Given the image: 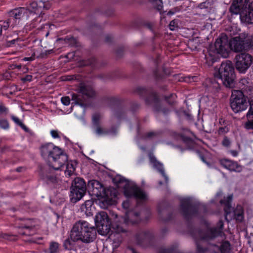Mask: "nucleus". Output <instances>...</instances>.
Instances as JSON below:
<instances>
[{"label":"nucleus","instance_id":"obj_1","mask_svg":"<svg viewBox=\"0 0 253 253\" xmlns=\"http://www.w3.org/2000/svg\"><path fill=\"white\" fill-rule=\"evenodd\" d=\"M223 225V221L219 220L216 227L207 229L205 231L199 229H194L191 231V235L196 241L198 253H218L217 246L216 245H211L208 248L205 249L201 247L200 242L203 243L208 242L219 236L222 237V235H223L222 231Z\"/></svg>","mask_w":253,"mask_h":253},{"label":"nucleus","instance_id":"obj_2","mask_svg":"<svg viewBox=\"0 0 253 253\" xmlns=\"http://www.w3.org/2000/svg\"><path fill=\"white\" fill-rule=\"evenodd\" d=\"M40 152L42 157L47 161L49 167L55 169H60L67 161V155L52 143L42 145Z\"/></svg>","mask_w":253,"mask_h":253},{"label":"nucleus","instance_id":"obj_3","mask_svg":"<svg viewBox=\"0 0 253 253\" xmlns=\"http://www.w3.org/2000/svg\"><path fill=\"white\" fill-rule=\"evenodd\" d=\"M140 213L134 211H126L124 222H116L112 225L111 233L109 239L113 242L115 247H118L122 241L121 233L127 231L126 225L129 223H137L139 221Z\"/></svg>","mask_w":253,"mask_h":253},{"label":"nucleus","instance_id":"obj_4","mask_svg":"<svg viewBox=\"0 0 253 253\" xmlns=\"http://www.w3.org/2000/svg\"><path fill=\"white\" fill-rule=\"evenodd\" d=\"M71 238L74 241L90 243L96 238V228L84 220L76 222L71 230Z\"/></svg>","mask_w":253,"mask_h":253},{"label":"nucleus","instance_id":"obj_5","mask_svg":"<svg viewBox=\"0 0 253 253\" xmlns=\"http://www.w3.org/2000/svg\"><path fill=\"white\" fill-rule=\"evenodd\" d=\"M229 42L227 36L222 34L216 39L214 45H210L208 49L207 53L205 54L206 63L210 66L217 61L218 55L226 58L229 54Z\"/></svg>","mask_w":253,"mask_h":253},{"label":"nucleus","instance_id":"obj_6","mask_svg":"<svg viewBox=\"0 0 253 253\" xmlns=\"http://www.w3.org/2000/svg\"><path fill=\"white\" fill-rule=\"evenodd\" d=\"M78 94H72V100L76 105L84 107L87 104V99L95 96V92L92 87L88 84L82 83L77 89Z\"/></svg>","mask_w":253,"mask_h":253},{"label":"nucleus","instance_id":"obj_7","mask_svg":"<svg viewBox=\"0 0 253 253\" xmlns=\"http://www.w3.org/2000/svg\"><path fill=\"white\" fill-rule=\"evenodd\" d=\"M136 92L141 95H146L145 102L147 105H151L155 111L167 114L169 110L161 106L160 100L156 92L150 91L143 87L139 86L136 89Z\"/></svg>","mask_w":253,"mask_h":253},{"label":"nucleus","instance_id":"obj_8","mask_svg":"<svg viewBox=\"0 0 253 253\" xmlns=\"http://www.w3.org/2000/svg\"><path fill=\"white\" fill-rule=\"evenodd\" d=\"M233 198L232 195H228L226 198L224 197V199L220 200V203L224 204L225 207L224 209L225 211V218L228 221L232 218H235L236 220L242 221L243 219V208L240 205H238L236 208L231 212V202Z\"/></svg>","mask_w":253,"mask_h":253},{"label":"nucleus","instance_id":"obj_9","mask_svg":"<svg viewBox=\"0 0 253 253\" xmlns=\"http://www.w3.org/2000/svg\"><path fill=\"white\" fill-rule=\"evenodd\" d=\"M230 106L235 113H238L247 109L248 103L242 91L239 90H232L230 97Z\"/></svg>","mask_w":253,"mask_h":253},{"label":"nucleus","instance_id":"obj_10","mask_svg":"<svg viewBox=\"0 0 253 253\" xmlns=\"http://www.w3.org/2000/svg\"><path fill=\"white\" fill-rule=\"evenodd\" d=\"M251 43L248 41V34L242 33L232 38L229 42L230 48L236 52L251 49Z\"/></svg>","mask_w":253,"mask_h":253},{"label":"nucleus","instance_id":"obj_11","mask_svg":"<svg viewBox=\"0 0 253 253\" xmlns=\"http://www.w3.org/2000/svg\"><path fill=\"white\" fill-rule=\"evenodd\" d=\"M86 186L84 180L80 177H76L72 183L71 193L72 200L77 202L80 200L86 192Z\"/></svg>","mask_w":253,"mask_h":253},{"label":"nucleus","instance_id":"obj_12","mask_svg":"<svg viewBox=\"0 0 253 253\" xmlns=\"http://www.w3.org/2000/svg\"><path fill=\"white\" fill-rule=\"evenodd\" d=\"M124 193L126 197H134L138 202L147 200L146 193L135 184L126 182L124 186Z\"/></svg>","mask_w":253,"mask_h":253},{"label":"nucleus","instance_id":"obj_13","mask_svg":"<svg viewBox=\"0 0 253 253\" xmlns=\"http://www.w3.org/2000/svg\"><path fill=\"white\" fill-rule=\"evenodd\" d=\"M29 11L25 7H19L9 12V18L6 20L10 27H13L20 20L27 19L29 17Z\"/></svg>","mask_w":253,"mask_h":253},{"label":"nucleus","instance_id":"obj_14","mask_svg":"<svg viewBox=\"0 0 253 253\" xmlns=\"http://www.w3.org/2000/svg\"><path fill=\"white\" fill-rule=\"evenodd\" d=\"M214 77L219 79H234V68L230 61L222 62L220 68L214 73Z\"/></svg>","mask_w":253,"mask_h":253},{"label":"nucleus","instance_id":"obj_15","mask_svg":"<svg viewBox=\"0 0 253 253\" xmlns=\"http://www.w3.org/2000/svg\"><path fill=\"white\" fill-rule=\"evenodd\" d=\"M95 223L99 230L103 234L108 233L111 230V221L106 212L100 211L98 212L95 217Z\"/></svg>","mask_w":253,"mask_h":253},{"label":"nucleus","instance_id":"obj_16","mask_svg":"<svg viewBox=\"0 0 253 253\" xmlns=\"http://www.w3.org/2000/svg\"><path fill=\"white\" fill-rule=\"evenodd\" d=\"M180 209L183 217L187 221L198 215L197 207L194 206L188 199H184L181 201Z\"/></svg>","mask_w":253,"mask_h":253},{"label":"nucleus","instance_id":"obj_17","mask_svg":"<svg viewBox=\"0 0 253 253\" xmlns=\"http://www.w3.org/2000/svg\"><path fill=\"white\" fill-rule=\"evenodd\" d=\"M236 67L240 73H245L253 62L252 56L248 53H241L235 57Z\"/></svg>","mask_w":253,"mask_h":253},{"label":"nucleus","instance_id":"obj_18","mask_svg":"<svg viewBox=\"0 0 253 253\" xmlns=\"http://www.w3.org/2000/svg\"><path fill=\"white\" fill-rule=\"evenodd\" d=\"M101 115L99 113H95L92 116V122L95 133L99 136L107 135L111 131L108 128L103 127L100 126Z\"/></svg>","mask_w":253,"mask_h":253},{"label":"nucleus","instance_id":"obj_19","mask_svg":"<svg viewBox=\"0 0 253 253\" xmlns=\"http://www.w3.org/2000/svg\"><path fill=\"white\" fill-rule=\"evenodd\" d=\"M53 168L46 170L44 176V179L50 184H52L55 188H57L61 185L62 181L57 174H55V171Z\"/></svg>","mask_w":253,"mask_h":253},{"label":"nucleus","instance_id":"obj_20","mask_svg":"<svg viewBox=\"0 0 253 253\" xmlns=\"http://www.w3.org/2000/svg\"><path fill=\"white\" fill-rule=\"evenodd\" d=\"M241 20L242 22L248 24L253 23V7L251 6L248 0V5L243 8L241 12Z\"/></svg>","mask_w":253,"mask_h":253},{"label":"nucleus","instance_id":"obj_21","mask_svg":"<svg viewBox=\"0 0 253 253\" xmlns=\"http://www.w3.org/2000/svg\"><path fill=\"white\" fill-rule=\"evenodd\" d=\"M220 164L223 167L231 171L240 172L243 169L242 167L237 162L229 159H221L220 160Z\"/></svg>","mask_w":253,"mask_h":253},{"label":"nucleus","instance_id":"obj_22","mask_svg":"<svg viewBox=\"0 0 253 253\" xmlns=\"http://www.w3.org/2000/svg\"><path fill=\"white\" fill-rule=\"evenodd\" d=\"M49 6L45 4L42 1L40 0L38 3L33 1L29 4L26 8L29 11V15L31 13L36 14H41L42 12V9H48Z\"/></svg>","mask_w":253,"mask_h":253},{"label":"nucleus","instance_id":"obj_23","mask_svg":"<svg viewBox=\"0 0 253 253\" xmlns=\"http://www.w3.org/2000/svg\"><path fill=\"white\" fill-rule=\"evenodd\" d=\"M246 5H248V0H233V1L230 6L229 11L232 14L237 15L240 14L241 17V12Z\"/></svg>","mask_w":253,"mask_h":253},{"label":"nucleus","instance_id":"obj_24","mask_svg":"<svg viewBox=\"0 0 253 253\" xmlns=\"http://www.w3.org/2000/svg\"><path fill=\"white\" fill-rule=\"evenodd\" d=\"M88 188L92 191V194L98 196L104 191V188L101 183L95 180H90L88 183Z\"/></svg>","mask_w":253,"mask_h":253},{"label":"nucleus","instance_id":"obj_25","mask_svg":"<svg viewBox=\"0 0 253 253\" xmlns=\"http://www.w3.org/2000/svg\"><path fill=\"white\" fill-rule=\"evenodd\" d=\"M223 85L227 88H239L244 89V83L247 80H221Z\"/></svg>","mask_w":253,"mask_h":253},{"label":"nucleus","instance_id":"obj_26","mask_svg":"<svg viewBox=\"0 0 253 253\" xmlns=\"http://www.w3.org/2000/svg\"><path fill=\"white\" fill-rule=\"evenodd\" d=\"M249 102L250 106L246 114L247 121L245 123L244 126L247 129H253V100Z\"/></svg>","mask_w":253,"mask_h":253},{"label":"nucleus","instance_id":"obj_27","mask_svg":"<svg viewBox=\"0 0 253 253\" xmlns=\"http://www.w3.org/2000/svg\"><path fill=\"white\" fill-rule=\"evenodd\" d=\"M93 202L91 200L85 201L81 207V211L84 213L86 216H89L93 214L94 207H93Z\"/></svg>","mask_w":253,"mask_h":253},{"label":"nucleus","instance_id":"obj_28","mask_svg":"<svg viewBox=\"0 0 253 253\" xmlns=\"http://www.w3.org/2000/svg\"><path fill=\"white\" fill-rule=\"evenodd\" d=\"M150 160L151 163L153 164V167L156 168L164 176L165 182L166 183H168L169 182V177L167 175H166L165 173V170L163 168V165L157 161V160L153 157L150 158Z\"/></svg>","mask_w":253,"mask_h":253},{"label":"nucleus","instance_id":"obj_29","mask_svg":"<svg viewBox=\"0 0 253 253\" xmlns=\"http://www.w3.org/2000/svg\"><path fill=\"white\" fill-rule=\"evenodd\" d=\"M218 253H232V246L228 241H222L220 245L217 246Z\"/></svg>","mask_w":253,"mask_h":253},{"label":"nucleus","instance_id":"obj_30","mask_svg":"<svg viewBox=\"0 0 253 253\" xmlns=\"http://www.w3.org/2000/svg\"><path fill=\"white\" fill-rule=\"evenodd\" d=\"M53 52V49H50L45 50L44 52L41 53H39L38 51H34L32 54V56L30 57H25L23 60L24 61H32L35 59V57L37 58H43L46 56L47 55Z\"/></svg>","mask_w":253,"mask_h":253},{"label":"nucleus","instance_id":"obj_31","mask_svg":"<svg viewBox=\"0 0 253 253\" xmlns=\"http://www.w3.org/2000/svg\"><path fill=\"white\" fill-rule=\"evenodd\" d=\"M150 237L151 234L147 231L140 232L135 235L136 240L139 244L142 243L145 240L149 239Z\"/></svg>","mask_w":253,"mask_h":253},{"label":"nucleus","instance_id":"obj_32","mask_svg":"<svg viewBox=\"0 0 253 253\" xmlns=\"http://www.w3.org/2000/svg\"><path fill=\"white\" fill-rule=\"evenodd\" d=\"M65 165H66V170H65V174L66 176H70L72 175L74 173L75 170V168L74 165L71 163L68 162L67 160L61 168Z\"/></svg>","mask_w":253,"mask_h":253},{"label":"nucleus","instance_id":"obj_33","mask_svg":"<svg viewBox=\"0 0 253 253\" xmlns=\"http://www.w3.org/2000/svg\"><path fill=\"white\" fill-rule=\"evenodd\" d=\"M59 244L57 242H52L49 246V253H57L58 251Z\"/></svg>","mask_w":253,"mask_h":253},{"label":"nucleus","instance_id":"obj_34","mask_svg":"<svg viewBox=\"0 0 253 253\" xmlns=\"http://www.w3.org/2000/svg\"><path fill=\"white\" fill-rule=\"evenodd\" d=\"M149 1L151 2L158 10H161L162 9L163 7L162 0H149Z\"/></svg>","mask_w":253,"mask_h":253},{"label":"nucleus","instance_id":"obj_35","mask_svg":"<svg viewBox=\"0 0 253 253\" xmlns=\"http://www.w3.org/2000/svg\"><path fill=\"white\" fill-rule=\"evenodd\" d=\"M59 40H64L65 43L71 46L74 45L76 43V40L72 36H67L65 39H60Z\"/></svg>","mask_w":253,"mask_h":253},{"label":"nucleus","instance_id":"obj_36","mask_svg":"<svg viewBox=\"0 0 253 253\" xmlns=\"http://www.w3.org/2000/svg\"><path fill=\"white\" fill-rule=\"evenodd\" d=\"M179 20L178 19H174L172 20L169 24V27L171 31L176 30L178 28Z\"/></svg>","mask_w":253,"mask_h":253},{"label":"nucleus","instance_id":"obj_37","mask_svg":"<svg viewBox=\"0 0 253 253\" xmlns=\"http://www.w3.org/2000/svg\"><path fill=\"white\" fill-rule=\"evenodd\" d=\"M9 126V124L7 120L4 119L0 120V127L4 129H8Z\"/></svg>","mask_w":253,"mask_h":253},{"label":"nucleus","instance_id":"obj_38","mask_svg":"<svg viewBox=\"0 0 253 253\" xmlns=\"http://www.w3.org/2000/svg\"><path fill=\"white\" fill-rule=\"evenodd\" d=\"M229 131V128L227 126H225L224 127H219L218 133L219 135H223L225 133H227Z\"/></svg>","mask_w":253,"mask_h":253},{"label":"nucleus","instance_id":"obj_39","mask_svg":"<svg viewBox=\"0 0 253 253\" xmlns=\"http://www.w3.org/2000/svg\"><path fill=\"white\" fill-rule=\"evenodd\" d=\"M222 144L223 146L226 147H229L231 144V141L227 136H224L222 141Z\"/></svg>","mask_w":253,"mask_h":253},{"label":"nucleus","instance_id":"obj_40","mask_svg":"<svg viewBox=\"0 0 253 253\" xmlns=\"http://www.w3.org/2000/svg\"><path fill=\"white\" fill-rule=\"evenodd\" d=\"M9 27H10L9 25L8 24L6 21L3 22L2 24H0V35L2 33V29L6 30Z\"/></svg>","mask_w":253,"mask_h":253},{"label":"nucleus","instance_id":"obj_41","mask_svg":"<svg viewBox=\"0 0 253 253\" xmlns=\"http://www.w3.org/2000/svg\"><path fill=\"white\" fill-rule=\"evenodd\" d=\"M62 103L65 105H68L70 103V99L69 96H64L61 99Z\"/></svg>","mask_w":253,"mask_h":253},{"label":"nucleus","instance_id":"obj_42","mask_svg":"<svg viewBox=\"0 0 253 253\" xmlns=\"http://www.w3.org/2000/svg\"><path fill=\"white\" fill-rule=\"evenodd\" d=\"M8 113V109L3 105V104H0V114H6Z\"/></svg>","mask_w":253,"mask_h":253},{"label":"nucleus","instance_id":"obj_43","mask_svg":"<svg viewBox=\"0 0 253 253\" xmlns=\"http://www.w3.org/2000/svg\"><path fill=\"white\" fill-rule=\"evenodd\" d=\"M11 119L14 122V123L19 126H20L23 123L17 117L12 116H11Z\"/></svg>","mask_w":253,"mask_h":253},{"label":"nucleus","instance_id":"obj_44","mask_svg":"<svg viewBox=\"0 0 253 253\" xmlns=\"http://www.w3.org/2000/svg\"><path fill=\"white\" fill-rule=\"evenodd\" d=\"M50 134L52 137L54 138H59L60 136L58 134V132L57 130H51L50 131Z\"/></svg>","mask_w":253,"mask_h":253},{"label":"nucleus","instance_id":"obj_45","mask_svg":"<svg viewBox=\"0 0 253 253\" xmlns=\"http://www.w3.org/2000/svg\"><path fill=\"white\" fill-rule=\"evenodd\" d=\"M248 41L251 43V48H253V35L252 36L248 35Z\"/></svg>","mask_w":253,"mask_h":253},{"label":"nucleus","instance_id":"obj_46","mask_svg":"<svg viewBox=\"0 0 253 253\" xmlns=\"http://www.w3.org/2000/svg\"><path fill=\"white\" fill-rule=\"evenodd\" d=\"M122 206L124 209H127L129 207V202L128 200H126V201H124L122 203Z\"/></svg>","mask_w":253,"mask_h":253},{"label":"nucleus","instance_id":"obj_47","mask_svg":"<svg viewBox=\"0 0 253 253\" xmlns=\"http://www.w3.org/2000/svg\"><path fill=\"white\" fill-rule=\"evenodd\" d=\"M156 133L154 132H148L146 134V137L147 138H152L153 136H156Z\"/></svg>","mask_w":253,"mask_h":253},{"label":"nucleus","instance_id":"obj_48","mask_svg":"<svg viewBox=\"0 0 253 253\" xmlns=\"http://www.w3.org/2000/svg\"><path fill=\"white\" fill-rule=\"evenodd\" d=\"M193 78H194L193 76H188V77H187L182 76L181 75H178V79H183V80L187 79H190L191 78L193 79Z\"/></svg>","mask_w":253,"mask_h":253},{"label":"nucleus","instance_id":"obj_49","mask_svg":"<svg viewBox=\"0 0 253 253\" xmlns=\"http://www.w3.org/2000/svg\"><path fill=\"white\" fill-rule=\"evenodd\" d=\"M20 126L26 132L29 131V128L23 123Z\"/></svg>","mask_w":253,"mask_h":253},{"label":"nucleus","instance_id":"obj_50","mask_svg":"<svg viewBox=\"0 0 253 253\" xmlns=\"http://www.w3.org/2000/svg\"><path fill=\"white\" fill-rule=\"evenodd\" d=\"M70 244V241L69 239H66L64 243V246H65L66 249H68V246Z\"/></svg>","mask_w":253,"mask_h":253},{"label":"nucleus","instance_id":"obj_51","mask_svg":"<svg viewBox=\"0 0 253 253\" xmlns=\"http://www.w3.org/2000/svg\"><path fill=\"white\" fill-rule=\"evenodd\" d=\"M117 182L119 183L123 182L124 181H126L124 178L123 177H118L116 178Z\"/></svg>","mask_w":253,"mask_h":253},{"label":"nucleus","instance_id":"obj_52","mask_svg":"<svg viewBox=\"0 0 253 253\" xmlns=\"http://www.w3.org/2000/svg\"><path fill=\"white\" fill-rule=\"evenodd\" d=\"M230 153L234 157L237 156V155L238 154V152L237 151H236V150H231V151H230Z\"/></svg>","mask_w":253,"mask_h":253},{"label":"nucleus","instance_id":"obj_53","mask_svg":"<svg viewBox=\"0 0 253 253\" xmlns=\"http://www.w3.org/2000/svg\"><path fill=\"white\" fill-rule=\"evenodd\" d=\"M250 91L251 92L250 95L251 96L250 97V100L249 101L253 100V87H252L251 89H250Z\"/></svg>","mask_w":253,"mask_h":253},{"label":"nucleus","instance_id":"obj_54","mask_svg":"<svg viewBox=\"0 0 253 253\" xmlns=\"http://www.w3.org/2000/svg\"><path fill=\"white\" fill-rule=\"evenodd\" d=\"M166 99L167 100H168V103H169V104H172L173 103V102H174L173 100H172V101H169V97H166Z\"/></svg>","mask_w":253,"mask_h":253},{"label":"nucleus","instance_id":"obj_55","mask_svg":"<svg viewBox=\"0 0 253 253\" xmlns=\"http://www.w3.org/2000/svg\"><path fill=\"white\" fill-rule=\"evenodd\" d=\"M16 40H13L10 41H9V42L10 43V44H13L15 43Z\"/></svg>","mask_w":253,"mask_h":253},{"label":"nucleus","instance_id":"obj_56","mask_svg":"<svg viewBox=\"0 0 253 253\" xmlns=\"http://www.w3.org/2000/svg\"><path fill=\"white\" fill-rule=\"evenodd\" d=\"M23 227L26 229H30L32 228V226H24Z\"/></svg>","mask_w":253,"mask_h":253},{"label":"nucleus","instance_id":"obj_57","mask_svg":"<svg viewBox=\"0 0 253 253\" xmlns=\"http://www.w3.org/2000/svg\"><path fill=\"white\" fill-rule=\"evenodd\" d=\"M205 3H201L199 5V7L201 8H203L204 6Z\"/></svg>","mask_w":253,"mask_h":253},{"label":"nucleus","instance_id":"obj_58","mask_svg":"<svg viewBox=\"0 0 253 253\" xmlns=\"http://www.w3.org/2000/svg\"><path fill=\"white\" fill-rule=\"evenodd\" d=\"M175 96H176L175 94H171L170 95V97L172 98L173 99H174Z\"/></svg>","mask_w":253,"mask_h":253},{"label":"nucleus","instance_id":"obj_59","mask_svg":"<svg viewBox=\"0 0 253 253\" xmlns=\"http://www.w3.org/2000/svg\"><path fill=\"white\" fill-rule=\"evenodd\" d=\"M132 253H138L133 249L132 250Z\"/></svg>","mask_w":253,"mask_h":253},{"label":"nucleus","instance_id":"obj_60","mask_svg":"<svg viewBox=\"0 0 253 253\" xmlns=\"http://www.w3.org/2000/svg\"><path fill=\"white\" fill-rule=\"evenodd\" d=\"M169 14H173V12H171V11H169Z\"/></svg>","mask_w":253,"mask_h":253},{"label":"nucleus","instance_id":"obj_61","mask_svg":"<svg viewBox=\"0 0 253 253\" xmlns=\"http://www.w3.org/2000/svg\"><path fill=\"white\" fill-rule=\"evenodd\" d=\"M159 183L160 185L163 184V182L162 181H159Z\"/></svg>","mask_w":253,"mask_h":253},{"label":"nucleus","instance_id":"obj_62","mask_svg":"<svg viewBox=\"0 0 253 253\" xmlns=\"http://www.w3.org/2000/svg\"><path fill=\"white\" fill-rule=\"evenodd\" d=\"M97 78H103V77H102V76H99V77H98Z\"/></svg>","mask_w":253,"mask_h":253},{"label":"nucleus","instance_id":"obj_63","mask_svg":"<svg viewBox=\"0 0 253 253\" xmlns=\"http://www.w3.org/2000/svg\"><path fill=\"white\" fill-rule=\"evenodd\" d=\"M220 195H221V194H220V193H217V196H219Z\"/></svg>","mask_w":253,"mask_h":253},{"label":"nucleus","instance_id":"obj_64","mask_svg":"<svg viewBox=\"0 0 253 253\" xmlns=\"http://www.w3.org/2000/svg\"><path fill=\"white\" fill-rule=\"evenodd\" d=\"M17 171H20V170H19V169H17Z\"/></svg>","mask_w":253,"mask_h":253}]
</instances>
